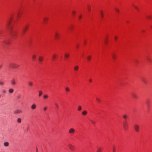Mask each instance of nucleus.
<instances>
[{
	"instance_id": "obj_45",
	"label": "nucleus",
	"mask_w": 152,
	"mask_h": 152,
	"mask_svg": "<svg viewBox=\"0 0 152 152\" xmlns=\"http://www.w3.org/2000/svg\"><path fill=\"white\" fill-rule=\"evenodd\" d=\"M145 31L144 30H142L141 31V32L142 33H144V32H145Z\"/></svg>"
},
{
	"instance_id": "obj_37",
	"label": "nucleus",
	"mask_w": 152,
	"mask_h": 152,
	"mask_svg": "<svg viewBox=\"0 0 152 152\" xmlns=\"http://www.w3.org/2000/svg\"><path fill=\"white\" fill-rule=\"evenodd\" d=\"M28 84L30 86H32L33 85L32 83H31V82H29L28 83Z\"/></svg>"
},
{
	"instance_id": "obj_52",
	"label": "nucleus",
	"mask_w": 152,
	"mask_h": 152,
	"mask_svg": "<svg viewBox=\"0 0 152 152\" xmlns=\"http://www.w3.org/2000/svg\"><path fill=\"white\" fill-rule=\"evenodd\" d=\"M151 29H152V26H151Z\"/></svg>"
},
{
	"instance_id": "obj_39",
	"label": "nucleus",
	"mask_w": 152,
	"mask_h": 152,
	"mask_svg": "<svg viewBox=\"0 0 152 152\" xmlns=\"http://www.w3.org/2000/svg\"><path fill=\"white\" fill-rule=\"evenodd\" d=\"M78 110L79 111L80 110H81V107L80 106H78Z\"/></svg>"
},
{
	"instance_id": "obj_3",
	"label": "nucleus",
	"mask_w": 152,
	"mask_h": 152,
	"mask_svg": "<svg viewBox=\"0 0 152 152\" xmlns=\"http://www.w3.org/2000/svg\"><path fill=\"white\" fill-rule=\"evenodd\" d=\"M19 66V65L14 63H11L9 65V67L12 68H18Z\"/></svg>"
},
{
	"instance_id": "obj_49",
	"label": "nucleus",
	"mask_w": 152,
	"mask_h": 152,
	"mask_svg": "<svg viewBox=\"0 0 152 152\" xmlns=\"http://www.w3.org/2000/svg\"><path fill=\"white\" fill-rule=\"evenodd\" d=\"M97 101L98 102H100V100H99V99H97Z\"/></svg>"
},
{
	"instance_id": "obj_23",
	"label": "nucleus",
	"mask_w": 152,
	"mask_h": 152,
	"mask_svg": "<svg viewBox=\"0 0 152 152\" xmlns=\"http://www.w3.org/2000/svg\"><path fill=\"white\" fill-rule=\"evenodd\" d=\"M36 56V55L35 54H34L32 56V58L33 61H34L35 60Z\"/></svg>"
},
{
	"instance_id": "obj_54",
	"label": "nucleus",
	"mask_w": 152,
	"mask_h": 152,
	"mask_svg": "<svg viewBox=\"0 0 152 152\" xmlns=\"http://www.w3.org/2000/svg\"><path fill=\"white\" fill-rule=\"evenodd\" d=\"M1 34V33H0V34Z\"/></svg>"
},
{
	"instance_id": "obj_44",
	"label": "nucleus",
	"mask_w": 152,
	"mask_h": 152,
	"mask_svg": "<svg viewBox=\"0 0 152 152\" xmlns=\"http://www.w3.org/2000/svg\"><path fill=\"white\" fill-rule=\"evenodd\" d=\"M47 108L46 107H45L44 108L43 110L44 111H46L47 110Z\"/></svg>"
},
{
	"instance_id": "obj_13",
	"label": "nucleus",
	"mask_w": 152,
	"mask_h": 152,
	"mask_svg": "<svg viewBox=\"0 0 152 152\" xmlns=\"http://www.w3.org/2000/svg\"><path fill=\"white\" fill-rule=\"evenodd\" d=\"M68 147L71 150H72V151L73 150L74 148L73 146L72 145H71L70 144H69L68 145Z\"/></svg>"
},
{
	"instance_id": "obj_18",
	"label": "nucleus",
	"mask_w": 152,
	"mask_h": 152,
	"mask_svg": "<svg viewBox=\"0 0 152 152\" xmlns=\"http://www.w3.org/2000/svg\"><path fill=\"white\" fill-rule=\"evenodd\" d=\"M21 112V111H20L19 110H16L14 111V113L15 114H18Z\"/></svg>"
},
{
	"instance_id": "obj_38",
	"label": "nucleus",
	"mask_w": 152,
	"mask_h": 152,
	"mask_svg": "<svg viewBox=\"0 0 152 152\" xmlns=\"http://www.w3.org/2000/svg\"><path fill=\"white\" fill-rule=\"evenodd\" d=\"M55 105L56 107L57 108V109H58V104L57 103H56L55 104Z\"/></svg>"
},
{
	"instance_id": "obj_9",
	"label": "nucleus",
	"mask_w": 152,
	"mask_h": 152,
	"mask_svg": "<svg viewBox=\"0 0 152 152\" xmlns=\"http://www.w3.org/2000/svg\"><path fill=\"white\" fill-rule=\"evenodd\" d=\"M38 60L40 63H41L43 60V58L42 56H39L38 57Z\"/></svg>"
},
{
	"instance_id": "obj_27",
	"label": "nucleus",
	"mask_w": 152,
	"mask_h": 152,
	"mask_svg": "<svg viewBox=\"0 0 152 152\" xmlns=\"http://www.w3.org/2000/svg\"><path fill=\"white\" fill-rule=\"evenodd\" d=\"M141 80L144 83H146V81L144 78H142L141 79Z\"/></svg>"
},
{
	"instance_id": "obj_31",
	"label": "nucleus",
	"mask_w": 152,
	"mask_h": 152,
	"mask_svg": "<svg viewBox=\"0 0 152 152\" xmlns=\"http://www.w3.org/2000/svg\"><path fill=\"white\" fill-rule=\"evenodd\" d=\"M91 57L90 56H88L87 57V59L88 61H90L91 59Z\"/></svg>"
},
{
	"instance_id": "obj_42",
	"label": "nucleus",
	"mask_w": 152,
	"mask_h": 152,
	"mask_svg": "<svg viewBox=\"0 0 152 152\" xmlns=\"http://www.w3.org/2000/svg\"><path fill=\"white\" fill-rule=\"evenodd\" d=\"M17 97L18 99H20L21 97V96L20 95H19L17 96Z\"/></svg>"
},
{
	"instance_id": "obj_14",
	"label": "nucleus",
	"mask_w": 152,
	"mask_h": 152,
	"mask_svg": "<svg viewBox=\"0 0 152 152\" xmlns=\"http://www.w3.org/2000/svg\"><path fill=\"white\" fill-rule=\"evenodd\" d=\"M36 107V105L35 104H33L31 107V108L32 110H34Z\"/></svg>"
},
{
	"instance_id": "obj_19",
	"label": "nucleus",
	"mask_w": 152,
	"mask_h": 152,
	"mask_svg": "<svg viewBox=\"0 0 152 152\" xmlns=\"http://www.w3.org/2000/svg\"><path fill=\"white\" fill-rule=\"evenodd\" d=\"M9 143L8 142H5L4 143V146L6 147H7L9 145Z\"/></svg>"
},
{
	"instance_id": "obj_10",
	"label": "nucleus",
	"mask_w": 152,
	"mask_h": 152,
	"mask_svg": "<svg viewBox=\"0 0 152 152\" xmlns=\"http://www.w3.org/2000/svg\"><path fill=\"white\" fill-rule=\"evenodd\" d=\"M11 83L12 86H15L16 84L15 80L14 79H13L11 81Z\"/></svg>"
},
{
	"instance_id": "obj_21",
	"label": "nucleus",
	"mask_w": 152,
	"mask_h": 152,
	"mask_svg": "<svg viewBox=\"0 0 152 152\" xmlns=\"http://www.w3.org/2000/svg\"><path fill=\"white\" fill-rule=\"evenodd\" d=\"M14 90L12 89H10L9 90V92L10 93H12L13 92Z\"/></svg>"
},
{
	"instance_id": "obj_51",
	"label": "nucleus",
	"mask_w": 152,
	"mask_h": 152,
	"mask_svg": "<svg viewBox=\"0 0 152 152\" xmlns=\"http://www.w3.org/2000/svg\"><path fill=\"white\" fill-rule=\"evenodd\" d=\"M2 67V66L1 65H0V69Z\"/></svg>"
},
{
	"instance_id": "obj_35",
	"label": "nucleus",
	"mask_w": 152,
	"mask_h": 152,
	"mask_svg": "<svg viewBox=\"0 0 152 152\" xmlns=\"http://www.w3.org/2000/svg\"><path fill=\"white\" fill-rule=\"evenodd\" d=\"M146 17L148 19H150L152 18L151 17L150 15H148Z\"/></svg>"
},
{
	"instance_id": "obj_41",
	"label": "nucleus",
	"mask_w": 152,
	"mask_h": 152,
	"mask_svg": "<svg viewBox=\"0 0 152 152\" xmlns=\"http://www.w3.org/2000/svg\"><path fill=\"white\" fill-rule=\"evenodd\" d=\"M78 18L79 19H81L82 18V15H79V16Z\"/></svg>"
},
{
	"instance_id": "obj_6",
	"label": "nucleus",
	"mask_w": 152,
	"mask_h": 152,
	"mask_svg": "<svg viewBox=\"0 0 152 152\" xmlns=\"http://www.w3.org/2000/svg\"><path fill=\"white\" fill-rule=\"evenodd\" d=\"M134 127L136 132H138L139 131L140 128L139 125H137V124H135L134 126Z\"/></svg>"
},
{
	"instance_id": "obj_26",
	"label": "nucleus",
	"mask_w": 152,
	"mask_h": 152,
	"mask_svg": "<svg viewBox=\"0 0 152 152\" xmlns=\"http://www.w3.org/2000/svg\"><path fill=\"white\" fill-rule=\"evenodd\" d=\"M17 122L18 123H20L21 122V119L20 118H18L17 119Z\"/></svg>"
},
{
	"instance_id": "obj_34",
	"label": "nucleus",
	"mask_w": 152,
	"mask_h": 152,
	"mask_svg": "<svg viewBox=\"0 0 152 152\" xmlns=\"http://www.w3.org/2000/svg\"><path fill=\"white\" fill-rule=\"evenodd\" d=\"M102 149L101 148H99L97 150V152H101Z\"/></svg>"
},
{
	"instance_id": "obj_2",
	"label": "nucleus",
	"mask_w": 152,
	"mask_h": 152,
	"mask_svg": "<svg viewBox=\"0 0 152 152\" xmlns=\"http://www.w3.org/2000/svg\"><path fill=\"white\" fill-rule=\"evenodd\" d=\"M123 117L125 119L123 122V127L125 130H126L128 129V124L125 119L127 118V116L126 115H123Z\"/></svg>"
},
{
	"instance_id": "obj_47",
	"label": "nucleus",
	"mask_w": 152,
	"mask_h": 152,
	"mask_svg": "<svg viewBox=\"0 0 152 152\" xmlns=\"http://www.w3.org/2000/svg\"><path fill=\"white\" fill-rule=\"evenodd\" d=\"M91 123L93 124H94V122L93 121H92V120H91Z\"/></svg>"
},
{
	"instance_id": "obj_33",
	"label": "nucleus",
	"mask_w": 152,
	"mask_h": 152,
	"mask_svg": "<svg viewBox=\"0 0 152 152\" xmlns=\"http://www.w3.org/2000/svg\"><path fill=\"white\" fill-rule=\"evenodd\" d=\"M48 97V96L47 95H43V98L44 99H46Z\"/></svg>"
},
{
	"instance_id": "obj_36",
	"label": "nucleus",
	"mask_w": 152,
	"mask_h": 152,
	"mask_svg": "<svg viewBox=\"0 0 152 152\" xmlns=\"http://www.w3.org/2000/svg\"><path fill=\"white\" fill-rule=\"evenodd\" d=\"M112 151L113 152H115V148L114 147H113L112 148Z\"/></svg>"
},
{
	"instance_id": "obj_11",
	"label": "nucleus",
	"mask_w": 152,
	"mask_h": 152,
	"mask_svg": "<svg viewBox=\"0 0 152 152\" xmlns=\"http://www.w3.org/2000/svg\"><path fill=\"white\" fill-rule=\"evenodd\" d=\"M100 15L102 18H103L104 17V14L102 10H101L100 11Z\"/></svg>"
},
{
	"instance_id": "obj_48",
	"label": "nucleus",
	"mask_w": 152,
	"mask_h": 152,
	"mask_svg": "<svg viewBox=\"0 0 152 152\" xmlns=\"http://www.w3.org/2000/svg\"><path fill=\"white\" fill-rule=\"evenodd\" d=\"M115 57H115V56H113V58L114 59L115 58Z\"/></svg>"
},
{
	"instance_id": "obj_32",
	"label": "nucleus",
	"mask_w": 152,
	"mask_h": 152,
	"mask_svg": "<svg viewBox=\"0 0 152 152\" xmlns=\"http://www.w3.org/2000/svg\"><path fill=\"white\" fill-rule=\"evenodd\" d=\"M78 66H76L74 67V70L75 71L77 70L78 69Z\"/></svg>"
},
{
	"instance_id": "obj_22",
	"label": "nucleus",
	"mask_w": 152,
	"mask_h": 152,
	"mask_svg": "<svg viewBox=\"0 0 152 152\" xmlns=\"http://www.w3.org/2000/svg\"><path fill=\"white\" fill-rule=\"evenodd\" d=\"M57 58V56L56 55H54L53 56V60H55Z\"/></svg>"
},
{
	"instance_id": "obj_16",
	"label": "nucleus",
	"mask_w": 152,
	"mask_h": 152,
	"mask_svg": "<svg viewBox=\"0 0 152 152\" xmlns=\"http://www.w3.org/2000/svg\"><path fill=\"white\" fill-rule=\"evenodd\" d=\"M146 102L148 107V108L150 104V101L149 100H147Z\"/></svg>"
},
{
	"instance_id": "obj_7",
	"label": "nucleus",
	"mask_w": 152,
	"mask_h": 152,
	"mask_svg": "<svg viewBox=\"0 0 152 152\" xmlns=\"http://www.w3.org/2000/svg\"><path fill=\"white\" fill-rule=\"evenodd\" d=\"M49 18L47 17H45L44 18L43 20L45 24L47 23L48 20H49Z\"/></svg>"
},
{
	"instance_id": "obj_20",
	"label": "nucleus",
	"mask_w": 152,
	"mask_h": 152,
	"mask_svg": "<svg viewBox=\"0 0 152 152\" xmlns=\"http://www.w3.org/2000/svg\"><path fill=\"white\" fill-rule=\"evenodd\" d=\"M88 10L90 12L91 10V6L90 5H88L87 6Z\"/></svg>"
},
{
	"instance_id": "obj_4",
	"label": "nucleus",
	"mask_w": 152,
	"mask_h": 152,
	"mask_svg": "<svg viewBox=\"0 0 152 152\" xmlns=\"http://www.w3.org/2000/svg\"><path fill=\"white\" fill-rule=\"evenodd\" d=\"M11 41L10 40H7L4 42V44L5 47H8L11 44Z\"/></svg>"
},
{
	"instance_id": "obj_8",
	"label": "nucleus",
	"mask_w": 152,
	"mask_h": 152,
	"mask_svg": "<svg viewBox=\"0 0 152 152\" xmlns=\"http://www.w3.org/2000/svg\"><path fill=\"white\" fill-rule=\"evenodd\" d=\"M55 37L56 38H58V37H61V34L58 32H56L55 33Z\"/></svg>"
},
{
	"instance_id": "obj_40",
	"label": "nucleus",
	"mask_w": 152,
	"mask_h": 152,
	"mask_svg": "<svg viewBox=\"0 0 152 152\" xmlns=\"http://www.w3.org/2000/svg\"><path fill=\"white\" fill-rule=\"evenodd\" d=\"M65 90L67 92H69V89L68 88H66L65 89Z\"/></svg>"
},
{
	"instance_id": "obj_15",
	"label": "nucleus",
	"mask_w": 152,
	"mask_h": 152,
	"mask_svg": "<svg viewBox=\"0 0 152 152\" xmlns=\"http://www.w3.org/2000/svg\"><path fill=\"white\" fill-rule=\"evenodd\" d=\"M133 6L135 9L137 11H138L139 10V8H138V7H137L136 5H135V4H133Z\"/></svg>"
},
{
	"instance_id": "obj_12",
	"label": "nucleus",
	"mask_w": 152,
	"mask_h": 152,
	"mask_svg": "<svg viewBox=\"0 0 152 152\" xmlns=\"http://www.w3.org/2000/svg\"><path fill=\"white\" fill-rule=\"evenodd\" d=\"M131 95L134 98H137V96L135 93L133 92L132 93Z\"/></svg>"
},
{
	"instance_id": "obj_50",
	"label": "nucleus",
	"mask_w": 152,
	"mask_h": 152,
	"mask_svg": "<svg viewBox=\"0 0 152 152\" xmlns=\"http://www.w3.org/2000/svg\"><path fill=\"white\" fill-rule=\"evenodd\" d=\"M89 81L90 82H91V79H90L89 80Z\"/></svg>"
},
{
	"instance_id": "obj_30",
	"label": "nucleus",
	"mask_w": 152,
	"mask_h": 152,
	"mask_svg": "<svg viewBox=\"0 0 152 152\" xmlns=\"http://www.w3.org/2000/svg\"><path fill=\"white\" fill-rule=\"evenodd\" d=\"M147 60L149 62H151V58H150L148 57L147 58Z\"/></svg>"
},
{
	"instance_id": "obj_29",
	"label": "nucleus",
	"mask_w": 152,
	"mask_h": 152,
	"mask_svg": "<svg viewBox=\"0 0 152 152\" xmlns=\"http://www.w3.org/2000/svg\"><path fill=\"white\" fill-rule=\"evenodd\" d=\"M72 14L73 15H74L76 14V12L74 10H73L72 12Z\"/></svg>"
},
{
	"instance_id": "obj_17",
	"label": "nucleus",
	"mask_w": 152,
	"mask_h": 152,
	"mask_svg": "<svg viewBox=\"0 0 152 152\" xmlns=\"http://www.w3.org/2000/svg\"><path fill=\"white\" fill-rule=\"evenodd\" d=\"M69 56V55L68 53H66L64 55L65 58L67 59Z\"/></svg>"
},
{
	"instance_id": "obj_5",
	"label": "nucleus",
	"mask_w": 152,
	"mask_h": 152,
	"mask_svg": "<svg viewBox=\"0 0 152 152\" xmlns=\"http://www.w3.org/2000/svg\"><path fill=\"white\" fill-rule=\"evenodd\" d=\"M69 132L71 135H72L75 132V130L73 128H70L69 130Z\"/></svg>"
},
{
	"instance_id": "obj_46",
	"label": "nucleus",
	"mask_w": 152,
	"mask_h": 152,
	"mask_svg": "<svg viewBox=\"0 0 152 152\" xmlns=\"http://www.w3.org/2000/svg\"><path fill=\"white\" fill-rule=\"evenodd\" d=\"M2 92L4 94H5L6 93V91L5 90H4Z\"/></svg>"
},
{
	"instance_id": "obj_28",
	"label": "nucleus",
	"mask_w": 152,
	"mask_h": 152,
	"mask_svg": "<svg viewBox=\"0 0 152 152\" xmlns=\"http://www.w3.org/2000/svg\"><path fill=\"white\" fill-rule=\"evenodd\" d=\"M42 92L41 91H39V96H41L42 95Z\"/></svg>"
},
{
	"instance_id": "obj_24",
	"label": "nucleus",
	"mask_w": 152,
	"mask_h": 152,
	"mask_svg": "<svg viewBox=\"0 0 152 152\" xmlns=\"http://www.w3.org/2000/svg\"><path fill=\"white\" fill-rule=\"evenodd\" d=\"M87 113V112L86 111H83L82 113L83 115H86Z\"/></svg>"
},
{
	"instance_id": "obj_25",
	"label": "nucleus",
	"mask_w": 152,
	"mask_h": 152,
	"mask_svg": "<svg viewBox=\"0 0 152 152\" xmlns=\"http://www.w3.org/2000/svg\"><path fill=\"white\" fill-rule=\"evenodd\" d=\"M115 11L117 13H119V10L118 8H115Z\"/></svg>"
},
{
	"instance_id": "obj_53",
	"label": "nucleus",
	"mask_w": 152,
	"mask_h": 152,
	"mask_svg": "<svg viewBox=\"0 0 152 152\" xmlns=\"http://www.w3.org/2000/svg\"><path fill=\"white\" fill-rule=\"evenodd\" d=\"M36 152H38V151L37 150H36Z\"/></svg>"
},
{
	"instance_id": "obj_1",
	"label": "nucleus",
	"mask_w": 152,
	"mask_h": 152,
	"mask_svg": "<svg viewBox=\"0 0 152 152\" xmlns=\"http://www.w3.org/2000/svg\"><path fill=\"white\" fill-rule=\"evenodd\" d=\"M14 15V14L13 13L10 14V18L7 22V26L9 29V34L11 37H23V36L26 34L29 26L27 25L26 27H24L20 34H18L17 30H13L14 25L11 24V23L13 20Z\"/></svg>"
},
{
	"instance_id": "obj_43",
	"label": "nucleus",
	"mask_w": 152,
	"mask_h": 152,
	"mask_svg": "<svg viewBox=\"0 0 152 152\" xmlns=\"http://www.w3.org/2000/svg\"><path fill=\"white\" fill-rule=\"evenodd\" d=\"M4 84V83L3 82H0V85H2Z\"/></svg>"
}]
</instances>
